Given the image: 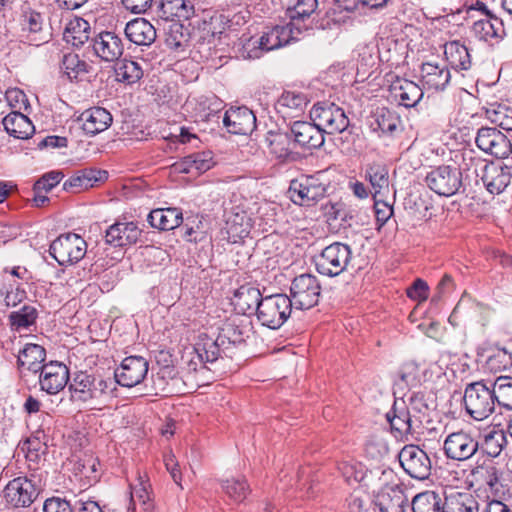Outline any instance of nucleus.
Masks as SVG:
<instances>
[{
  "label": "nucleus",
  "mask_w": 512,
  "mask_h": 512,
  "mask_svg": "<svg viewBox=\"0 0 512 512\" xmlns=\"http://www.w3.org/2000/svg\"><path fill=\"white\" fill-rule=\"evenodd\" d=\"M69 390L73 401L89 403L90 409L101 410L116 397L117 388L112 378H96L79 372L70 382Z\"/></svg>",
  "instance_id": "f257e3e1"
},
{
  "label": "nucleus",
  "mask_w": 512,
  "mask_h": 512,
  "mask_svg": "<svg viewBox=\"0 0 512 512\" xmlns=\"http://www.w3.org/2000/svg\"><path fill=\"white\" fill-rule=\"evenodd\" d=\"M302 32V26L294 27L289 23L268 28L259 38L251 37L243 43V57L260 58L265 52L281 48L297 40Z\"/></svg>",
  "instance_id": "f03ea898"
},
{
  "label": "nucleus",
  "mask_w": 512,
  "mask_h": 512,
  "mask_svg": "<svg viewBox=\"0 0 512 512\" xmlns=\"http://www.w3.org/2000/svg\"><path fill=\"white\" fill-rule=\"evenodd\" d=\"M491 386L484 380L475 381L466 385L463 402L467 414L476 421H483L490 417L496 407Z\"/></svg>",
  "instance_id": "7ed1b4c3"
},
{
  "label": "nucleus",
  "mask_w": 512,
  "mask_h": 512,
  "mask_svg": "<svg viewBox=\"0 0 512 512\" xmlns=\"http://www.w3.org/2000/svg\"><path fill=\"white\" fill-rule=\"evenodd\" d=\"M424 181L431 191L443 197L457 194L463 186L461 169L450 164L430 167Z\"/></svg>",
  "instance_id": "20e7f679"
},
{
  "label": "nucleus",
  "mask_w": 512,
  "mask_h": 512,
  "mask_svg": "<svg viewBox=\"0 0 512 512\" xmlns=\"http://www.w3.org/2000/svg\"><path fill=\"white\" fill-rule=\"evenodd\" d=\"M293 306L289 296L274 294L263 297L256 313L258 321L270 329L280 328L290 317Z\"/></svg>",
  "instance_id": "39448f33"
},
{
  "label": "nucleus",
  "mask_w": 512,
  "mask_h": 512,
  "mask_svg": "<svg viewBox=\"0 0 512 512\" xmlns=\"http://www.w3.org/2000/svg\"><path fill=\"white\" fill-rule=\"evenodd\" d=\"M321 176V173H317L293 179L288 189L292 202L301 206H311L323 199L327 188Z\"/></svg>",
  "instance_id": "423d86ee"
},
{
  "label": "nucleus",
  "mask_w": 512,
  "mask_h": 512,
  "mask_svg": "<svg viewBox=\"0 0 512 512\" xmlns=\"http://www.w3.org/2000/svg\"><path fill=\"white\" fill-rule=\"evenodd\" d=\"M321 295V285L315 275L296 276L290 286L291 305L297 310H308L316 306Z\"/></svg>",
  "instance_id": "0eeeda50"
},
{
  "label": "nucleus",
  "mask_w": 512,
  "mask_h": 512,
  "mask_svg": "<svg viewBox=\"0 0 512 512\" xmlns=\"http://www.w3.org/2000/svg\"><path fill=\"white\" fill-rule=\"evenodd\" d=\"M49 252L59 265H72L85 256L87 243L78 234H62L51 243Z\"/></svg>",
  "instance_id": "6e6552de"
},
{
  "label": "nucleus",
  "mask_w": 512,
  "mask_h": 512,
  "mask_svg": "<svg viewBox=\"0 0 512 512\" xmlns=\"http://www.w3.org/2000/svg\"><path fill=\"white\" fill-rule=\"evenodd\" d=\"M40 486L34 477L18 476L10 480L4 490L3 497L7 505L13 508L29 507L39 496Z\"/></svg>",
  "instance_id": "1a4fd4ad"
},
{
  "label": "nucleus",
  "mask_w": 512,
  "mask_h": 512,
  "mask_svg": "<svg viewBox=\"0 0 512 512\" xmlns=\"http://www.w3.org/2000/svg\"><path fill=\"white\" fill-rule=\"evenodd\" d=\"M351 256L349 245L334 242L325 247L316 258V269L322 275L337 276L347 268Z\"/></svg>",
  "instance_id": "9d476101"
},
{
  "label": "nucleus",
  "mask_w": 512,
  "mask_h": 512,
  "mask_svg": "<svg viewBox=\"0 0 512 512\" xmlns=\"http://www.w3.org/2000/svg\"><path fill=\"white\" fill-rule=\"evenodd\" d=\"M386 419L390 424L391 434L395 439L403 442H409L416 439L418 432L416 428L419 421L411 415L409 408L404 401L396 400Z\"/></svg>",
  "instance_id": "9b49d317"
},
{
  "label": "nucleus",
  "mask_w": 512,
  "mask_h": 512,
  "mask_svg": "<svg viewBox=\"0 0 512 512\" xmlns=\"http://www.w3.org/2000/svg\"><path fill=\"white\" fill-rule=\"evenodd\" d=\"M310 114L321 133H341L349 125V119L344 110L334 103L315 104Z\"/></svg>",
  "instance_id": "f8f14e48"
},
{
  "label": "nucleus",
  "mask_w": 512,
  "mask_h": 512,
  "mask_svg": "<svg viewBox=\"0 0 512 512\" xmlns=\"http://www.w3.org/2000/svg\"><path fill=\"white\" fill-rule=\"evenodd\" d=\"M475 143L481 151L498 159L508 158L512 153L510 139L495 127L478 129Z\"/></svg>",
  "instance_id": "ddd939ff"
},
{
  "label": "nucleus",
  "mask_w": 512,
  "mask_h": 512,
  "mask_svg": "<svg viewBox=\"0 0 512 512\" xmlns=\"http://www.w3.org/2000/svg\"><path fill=\"white\" fill-rule=\"evenodd\" d=\"M443 452L448 459L454 461L469 460L478 452V440L463 430L452 432L443 442Z\"/></svg>",
  "instance_id": "4468645a"
},
{
  "label": "nucleus",
  "mask_w": 512,
  "mask_h": 512,
  "mask_svg": "<svg viewBox=\"0 0 512 512\" xmlns=\"http://www.w3.org/2000/svg\"><path fill=\"white\" fill-rule=\"evenodd\" d=\"M403 470L412 478L425 480L431 472V461L427 453L416 445L404 446L399 455Z\"/></svg>",
  "instance_id": "2eb2a0df"
},
{
  "label": "nucleus",
  "mask_w": 512,
  "mask_h": 512,
  "mask_svg": "<svg viewBox=\"0 0 512 512\" xmlns=\"http://www.w3.org/2000/svg\"><path fill=\"white\" fill-rule=\"evenodd\" d=\"M501 472L491 461L477 462L470 470L466 484L476 490L498 491Z\"/></svg>",
  "instance_id": "dca6fc26"
},
{
  "label": "nucleus",
  "mask_w": 512,
  "mask_h": 512,
  "mask_svg": "<svg viewBox=\"0 0 512 512\" xmlns=\"http://www.w3.org/2000/svg\"><path fill=\"white\" fill-rule=\"evenodd\" d=\"M148 361L141 356L126 357L121 365L115 370V385L134 387L140 384L148 373Z\"/></svg>",
  "instance_id": "f3484780"
},
{
  "label": "nucleus",
  "mask_w": 512,
  "mask_h": 512,
  "mask_svg": "<svg viewBox=\"0 0 512 512\" xmlns=\"http://www.w3.org/2000/svg\"><path fill=\"white\" fill-rule=\"evenodd\" d=\"M265 145L269 155L281 163L297 159L289 131L269 130L265 136Z\"/></svg>",
  "instance_id": "a211bd4d"
},
{
  "label": "nucleus",
  "mask_w": 512,
  "mask_h": 512,
  "mask_svg": "<svg viewBox=\"0 0 512 512\" xmlns=\"http://www.w3.org/2000/svg\"><path fill=\"white\" fill-rule=\"evenodd\" d=\"M68 380L69 369L61 362L51 361L40 370L39 383L41 389L48 394H57L63 390Z\"/></svg>",
  "instance_id": "6ab92c4d"
},
{
  "label": "nucleus",
  "mask_w": 512,
  "mask_h": 512,
  "mask_svg": "<svg viewBox=\"0 0 512 512\" xmlns=\"http://www.w3.org/2000/svg\"><path fill=\"white\" fill-rule=\"evenodd\" d=\"M380 512H406L409 500L399 482L385 485L376 496Z\"/></svg>",
  "instance_id": "aec40b11"
},
{
  "label": "nucleus",
  "mask_w": 512,
  "mask_h": 512,
  "mask_svg": "<svg viewBox=\"0 0 512 512\" xmlns=\"http://www.w3.org/2000/svg\"><path fill=\"white\" fill-rule=\"evenodd\" d=\"M141 229L133 221H118L105 232V241L113 247H125L136 244L141 237Z\"/></svg>",
  "instance_id": "412c9836"
},
{
  "label": "nucleus",
  "mask_w": 512,
  "mask_h": 512,
  "mask_svg": "<svg viewBox=\"0 0 512 512\" xmlns=\"http://www.w3.org/2000/svg\"><path fill=\"white\" fill-rule=\"evenodd\" d=\"M289 133L294 148L298 145L305 149H316L324 144V135L316 123L297 121L291 126Z\"/></svg>",
  "instance_id": "4be33fe9"
},
{
  "label": "nucleus",
  "mask_w": 512,
  "mask_h": 512,
  "mask_svg": "<svg viewBox=\"0 0 512 512\" xmlns=\"http://www.w3.org/2000/svg\"><path fill=\"white\" fill-rule=\"evenodd\" d=\"M223 124L230 133L247 135L256 128V116L247 107L231 108L225 112Z\"/></svg>",
  "instance_id": "5701e85b"
},
{
  "label": "nucleus",
  "mask_w": 512,
  "mask_h": 512,
  "mask_svg": "<svg viewBox=\"0 0 512 512\" xmlns=\"http://www.w3.org/2000/svg\"><path fill=\"white\" fill-rule=\"evenodd\" d=\"M481 181L490 194L499 195L510 184V168L493 162L485 164L482 170Z\"/></svg>",
  "instance_id": "b1692460"
},
{
  "label": "nucleus",
  "mask_w": 512,
  "mask_h": 512,
  "mask_svg": "<svg viewBox=\"0 0 512 512\" xmlns=\"http://www.w3.org/2000/svg\"><path fill=\"white\" fill-rule=\"evenodd\" d=\"M185 109L191 113L195 121H210L222 109V101L216 95H201L189 98L185 103Z\"/></svg>",
  "instance_id": "393cba45"
},
{
  "label": "nucleus",
  "mask_w": 512,
  "mask_h": 512,
  "mask_svg": "<svg viewBox=\"0 0 512 512\" xmlns=\"http://www.w3.org/2000/svg\"><path fill=\"white\" fill-rule=\"evenodd\" d=\"M389 91L391 97L406 108L415 107L423 97V90L419 85L400 77L391 82Z\"/></svg>",
  "instance_id": "a878e982"
},
{
  "label": "nucleus",
  "mask_w": 512,
  "mask_h": 512,
  "mask_svg": "<svg viewBox=\"0 0 512 512\" xmlns=\"http://www.w3.org/2000/svg\"><path fill=\"white\" fill-rule=\"evenodd\" d=\"M78 120L82 124L83 131L90 136H95L107 130L113 121L111 113L102 107H91L83 111Z\"/></svg>",
  "instance_id": "bb28decb"
},
{
  "label": "nucleus",
  "mask_w": 512,
  "mask_h": 512,
  "mask_svg": "<svg viewBox=\"0 0 512 512\" xmlns=\"http://www.w3.org/2000/svg\"><path fill=\"white\" fill-rule=\"evenodd\" d=\"M451 78L450 71L445 65L437 62H424L420 68V81L428 90H443Z\"/></svg>",
  "instance_id": "cd10ccee"
},
{
  "label": "nucleus",
  "mask_w": 512,
  "mask_h": 512,
  "mask_svg": "<svg viewBox=\"0 0 512 512\" xmlns=\"http://www.w3.org/2000/svg\"><path fill=\"white\" fill-rule=\"evenodd\" d=\"M95 54L104 61L117 60L123 54L122 39L114 32L105 31L93 39Z\"/></svg>",
  "instance_id": "c85d7f7f"
},
{
  "label": "nucleus",
  "mask_w": 512,
  "mask_h": 512,
  "mask_svg": "<svg viewBox=\"0 0 512 512\" xmlns=\"http://www.w3.org/2000/svg\"><path fill=\"white\" fill-rule=\"evenodd\" d=\"M225 229L231 242L237 243L246 238L252 223L249 215L239 208H233L225 215Z\"/></svg>",
  "instance_id": "c756f323"
},
{
  "label": "nucleus",
  "mask_w": 512,
  "mask_h": 512,
  "mask_svg": "<svg viewBox=\"0 0 512 512\" xmlns=\"http://www.w3.org/2000/svg\"><path fill=\"white\" fill-rule=\"evenodd\" d=\"M473 35L481 41L494 44L505 36V28L501 19L494 15L487 16L474 22Z\"/></svg>",
  "instance_id": "7c9ffc66"
},
{
  "label": "nucleus",
  "mask_w": 512,
  "mask_h": 512,
  "mask_svg": "<svg viewBox=\"0 0 512 512\" xmlns=\"http://www.w3.org/2000/svg\"><path fill=\"white\" fill-rule=\"evenodd\" d=\"M263 297L258 288L252 285H242L235 290L232 297V304L235 310L240 314L257 313L260 301Z\"/></svg>",
  "instance_id": "2f4dec72"
},
{
  "label": "nucleus",
  "mask_w": 512,
  "mask_h": 512,
  "mask_svg": "<svg viewBox=\"0 0 512 512\" xmlns=\"http://www.w3.org/2000/svg\"><path fill=\"white\" fill-rule=\"evenodd\" d=\"M108 177V173L97 169H84L66 180L63 188L72 193H78L94 187L97 183L103 182Z\"/></svg>",
  "instance_id": "473e14b6"
},
{
  "label": "nucleus",
  "mask_w": 512,
  "mask_h": 512,
  "mask_svg": "<svg viewBox=\"0 0 512 512\" xmlns=\"http://www.w3.org/2000/svg\"><path fill=\"white\" fill-rule=\"evenodd\" d=\"M125 35L136 45L149 46L156 39V29L146 19L136 18L126 24Z\"/></svg>",
  "instance_id": "72a5a7b5"
},
{
  "label": "nucleus",
  "mask_w": 512,
  "mask_h": 512,
  "mask_svg": "<svg viewBox=\"0 0 512 512\" xmlns=\"http://www.w3.org/2000/svg\"><path fill=\"white\" fill-rule=\"evenodd\" d=\"M214 165L211 151H202L185 156L173 164V169L178 173H203Z\"/></svg>",
  "instance_id": "f704fd0d"
},
{
  "label": "nucleus",
  "mask_w": 512,
  "mask_h": 512,
  "mask_svg": "<svg viewBox=\"0 0 512 512\" xmlns=\"http://www.w3.org/2000/svg\"><path fill=\"white\" fill-rule=\"evenodd\" d=\"M371 132L379 137L391 136L398 129L399 119L388 109L378 108L367 120Z\"/></svg>",
  "instance_id": "c9c22d12"
},
{
  "label": "nucleus",
  "mask_w": 512,
  "mask_h": 512,
  "mask_svg": "<svg viewBox=\"0 0 512 512\" xmlns=\"http://www.w3.org/2000/svg\"><path fill=\"white\" fill-rule=\"evenodd\" d=\"M22 36L31 45L39 46L46 42L43 35V17L36 11L25 12L21 20Z\"/></svg>",
  "instance_id": "e433bc0d"
},
{
  "label": "nucleus",
  "mask_w": 512,
  "mask_h": 512,
  "mask_svg": "<svg viewBox=\"0 0 512 512\" xmlns=\"http://www.w3.org/2000/svg\"><path fill=\"white\" fill-rule=\"evenodd\" d=\"M147 220L153 228L167 231L177 228L183 215L179 208H158L149 213Z\"/></svg>",
  "instance_id": "4c0bfd02"
},
{
  "label": "nucleus",
  "mask_w": 512,
  "mask_h": 512,
  "mask_svg": "<svg viewBox=\"0 0 512 512\" xmlns=\"http://www.w3.org/2000/svg\"><path fill=\"white\" fill-rule=\"evenodd\" d=\"M3 126L6 132L18 139H27L35 131V128L30 119L24 112L13 111L4 117Z\"/></svg>",
  "instance_id": "58836bf2"
},
{
  "label": "nucleus",
  "mask_w": 512,
  "mask_h": 512,
  "mask_svg": "<svg viewBox=\"0 0 512 512\" xmlns=\"http://www.w3.org/2000/svg\"><path fill=\"white\" fill-rule=\"evenodd\" d=\"M45 358L46 351L41 345L27 343L18 353V365L21 369L37 373L45 365Z\"/></svg>",
  "instance_id": "ea45409f"
},
{
  "label": "nucleus",
  "mask_w": 512,
  "mask_h": 512,
  "mask_svg": "<svg viewBox=\"0 0 512 512\" xmlns=\"http://www.w3.org/2000/svg\"><path fill=\"white\" fill-rule=\"evenodd\" d=\"M91 27L88 21L75 17L67 24L63 32V39L74 47H81L90 38Z\"/></svg>",
  "instance_id": "a19ab883"
},
{
  "label": "nucleus",
  "mask_w": 512,
  "mask_h": 512,
  "mask_svg": "<svg viewBox=\"0 0 512 512\" xmlns=\"http://www.w3.org/2000/svg\"><path fill=\"white\" fill-rule=\"evenodd\" d=\"M444 55L451 67L457 71L468 70L471 67V57L467 47L458 40L444 45Z\"/></svg>",
  "instance_id": "79ce46f5"
},
{
  "label": "nucleus",
  "mask_w": 512,
  "mask_h": 512,
  "mask_svg": "<svg viewBox=\"0 0 512 512\" xmlns=\"http://www.w3.org/2000/svg\"><path fill=\"white\" fill-rule=\"evenodd\" d=\"M365 179L373 189V198L389 192L388 168L381 163L369 164L365 171Z\"/></svg>",
  "instance_id": "37998d69"
},
{
  "label": "nucleus",
  "mask_w": 512,
  "mask_h": 512,
  "mask_svg": "<svg viewBox=\"0 0 512 512\" xmlns=\"http://www.w3.org/2000/svg\"><path fill=\"white\" fill-rule=\"evenodd\" d=\"M506 444L505 432L493 427L483 434L481 441H478V451L481 450L488 457L496 458L501 454Z\"/></svg>",
  "instance_id": "c03bdc74"
},
{
  "label": "nucleus",
  "mask_w": 512,
  "mask_h": 512,
  "mask_svg": "<svg viewBox=\"0 0 512 512\" xmlns=\"http://www.w3.org/2000/svg\"><path fill=\"white\" fill-rule=\"evenodd\" d=\"M413 512H445V498L435 491L417 494L412 502Z\"/></svg>",
  "instance_id": "a18cd8bd"
},
{
  "label": "nucleus",
  "mask_w": 512,
  "mask_h": 512,
  "mask_svg": "<svg viewBox=\"0 0 512 512\" xmlns=\"http://www.w3.org/2000/svg\"><path fill=\"white\" fill-rule=\"evenodd\" d=\"M317 7V0H296L293 6L287 8L286 14L290 19L288 23L294 27L302 26L305 31L307 29L305 20L310 18Z\"/></svg>",
  "instance_id": "49530a36"
},
{
  "label": "nucleus",
  "mask_w": 512,
  "mask_h": 512,
  "mask_svg": "<svg viewBox=\"0 0 512 512\" xmlns=\"http://www.w3.org/2000/svg\"><path fill=\"white\" fill-rule=\"evenodd\" d=\"M445 512H479V503L470 493L455 492L445 497Z\"/></svg>",
  "instance_id": "de8ad7c7"
},
{
  "label": "nucleus",
  "mask_w": 512,
  "mask_h": 512,
  "mask_svg": "<svg viewBox=\"0 0 512 512\" xmlns=\"http://www.w3.org/2000/svg\"><path fill=\"white\" fill-rule=\"evenodd\" d=\"M116 79L126 85L137 83L144 75V71L139 62L124 58L115 66Z\"/></svg>",
  "instance_id": "09e8293b"
},
{
  "label": "nucleus",
  "mask_w": 512,
  "mask_h": 512,
  "mask_svg": "<svg viewBox=\"0 0 512 512\" xmlns=\"http://www.w3.org/2000/svg\"><path fill=\"white\" fill-rule=\"evenodd\" d=\"M491 389L495 403L507 410H512V377H497Z\"/></svg>",
  "instance_id": "8fccbe9b"
},
{
  "label": "nucleus",
  "mask_w": 512,
  "mask_h": 512,
  "mask_svg": "<svg viewBox=\"0 0 512 512\" xmlns=\"http://www.w3.org/2000/svg\"><path fill=\"white\" fill-rule=\"evenodd\" d=\"M71 81H81L88 73L89 65L75 53L64 55L61 66Z\"/></svg>",
  "instance_id": "3c124183"
},
{
  "label": "nucleus",
  "mask_w": 512,
  "mask_h": 512,
  "mask_svg": "<svg viewBox=\"0 0 512 512\" xmlns=\"http://www.w3.org/2000/svg\"><path fill=\"white\" fill-rule=\"evenodd\" d=\"M192 347L194 348V353L197 354L196 358L198 360L202 358L206 364L215 362L220 355L218 340L206 334H201L198 341Z\"/></svg>",
  "instance_id": "603ef678"
},
{
  "label": "nucleus",
  "mask_w": 512,
  "mask_h": 512,
  "mask_svg": "<svg viewBox=\"0 0 512 512\" xmlns=\"http://www.w3.org/2000/svg\"><path fill=\"white\" fill-rule=\"evenodd\" d=\"M486 118L504 130L512 131V107L494 103L486 108Z\"/></svg>",
  "instance_id": "864d4df0"
},
{
  "label": "nucleus",
  "mask_w": 512,
  "mask_h": 512,
  "mask_svg": "<svg viewBox=\"0 0 512 512\" xmlns=\"http://www.w3.org/2000/svg\"><path fill=\"white\" fill-rule=\"evenodd\" d=\"M223 493L233 502H243L250 493V487L245 478H229L221 481Z\"/></svg>",
  "instance_id": "5fc2aeb1"
},
{
  "label": "nucleus",
  "mask_w": 512,
  "mask_h": 512,
  "mask_svg": "<svg viewBox=\"0 0 512 512\" xmlns=\"http://www.w3.org/2000/svg\"><path fill=\"white\" fill-rule=\"evenodd\" d=\"M398 379L395 384L401 388L416 387L422 381L419 365L414 361H407L399 368Z\"/></svg>",
  "instance_id": "6e6d98bb"
},
{
  "label": "nucleus",
  "mask_w": 512,
  "mask_h": 512,
  "mask_svg": "<svg viewBox=\"0 0 512 512\" xmlns=\"http://www.w3.org/2000/svg\"><path fill=\"white\" fill-rule=\"evenodd\" d=\"M485 369L490 373H500L512 367V353L505 348H497L485 361Z\"/></svg>",
  "instance_id": "4d7b16f0"
},
{
  "label": "nucleus",
  "mask_w": 512,
  "mask_h": 512,
  "mask_svg": "<svg viewBox=\"0 0 512 512\" xmlns=\"http://www.w3.org/2000/svg\"><path fill=\"white\" fill-rule=\"evenodd\" d=\"M190 34L182 24L172 23L167 32L165 43L172 50H181L188 46Z\"/></svg>",
  "instance_id": "13d9d810"
},
{
  "label": "nucleus",
  "mask_w": 512,
  "mask_h": 512,
  "mask_svg": "<svg viewBox=\"0 0 512 512\" xmlns=\"http://www.w3.org/2000/svg\"><path fill=\"white\" fill-rule=\"evenodd\" d=\"M338 470L350 485L360 483L366 476V467L353 459L339 462Z\"/></svg>",
  "instance_id": "bf43d9fd"
},
{
  "label": "nucleus",
  "mask_w": 512,
  "mask_h": 512,
  "mask_svg": "<svg viewBox=\"0 0 512 512\" xmlns=\"http://www.w3.org/2000/svg\"><path fill=\"white\" fill-rule=\"evenodd\" d=\"M37 318V310L30 305H24L10 314V323L14 330L21 331L33 325Z\"/></svg>",
  "instance_id": "052dcab7"
},
{
  "label": "nucleus",
  "mask_w": 512,
  "mask_h": 512,
  "mask_svg": "<svg viewBox=\"0 0 512 512\" xmlns=\"http://www.w3.org/2000/svg\"><path fill=\"white\" fill-rule=\"evenodd\" d=\"M44 440V432L37 431L24 442L22 450L26 452V458L29 461L37 462L41 455L45 454L47 446Z\"/></svg>",
  "instance_id": "680f3d73"
},
{
  "label": "nucleus",
  "mask_w": 512,
  "mask_h": 512,
  "mask_svg": "<svg viewBox=\"0 0 512 512\" xmlns=\"http://www.w3.org/2000/svg\"><path fill=\"white\" fill-rule=\"evenodd\" d=\"M164 13L173 17L188 19L193 14V6L186 0H166L162 3Z\"/></svg>",
  "instance_id": "e2e57ef3"
},
{
  "label": "nucleus",
  "mask_w": 512,
  "mask_h": 512,
  "mask_svg": "<svg viewBox=\"0 0 512 512\" xmlns=\"http://www.w3.org/2000/svg\"><path fill=\"white\" fill-rule=\"evenodd\" d=\"M150 485L146 483L141 477L138 479V484L131 487V503L144 506L145 510L151 507V497L149 492Z\"/></svg>",
  "instance_id": "0e129e2a"
},
{
  "label": "nucleus",
  "mask_w": 512,
  "mask_h": 512,
  "mask_svg": "<svg viewBox=\"0 0 512 512\" xmlns=\"http://www.w3.org/2000/svg\"><path fill=\"white\" fill-rule=\"evenodd\" d=\"M5 98L8 104L20 111V112H29L30 103L26 96V94L20 90L19 88H10L5 93Z\"/></svg>",
  "instance_id": "69168bd1"
},
{
  "label": "nucleus",
  "mask_w": 512,
  "mask_h": 512,
  "mask_svg": "<svg viewBox=\"0 0 512 512\" xmlns=\"http://www.w3.org/2000/svg\"><path fill=\"white\" fill-rule=\"evenodd\" d=\"M306 105V97L299 92L285 91L278 100V106L301 111Z\"/></svg>",
  "instance_id": "338daca9"
},
{
  "label": "nucleus",
  "mask_w": 512,
  "mask_h": 512,
  "mask_svg": "<svg viewBox=\"0 0 512 512\" xmlns=\"http://www.w3.org/2000/svg\"><path fill=\"white\" fill-rule=\"evenodd\" d=\"M63 175L61 172L52 171L45 175H43L36 183L34 184V192H48L52 188H54L57 184L62 180Z\"/></svg>",
  "instance_id": "774afa93"
}]
</instances>
